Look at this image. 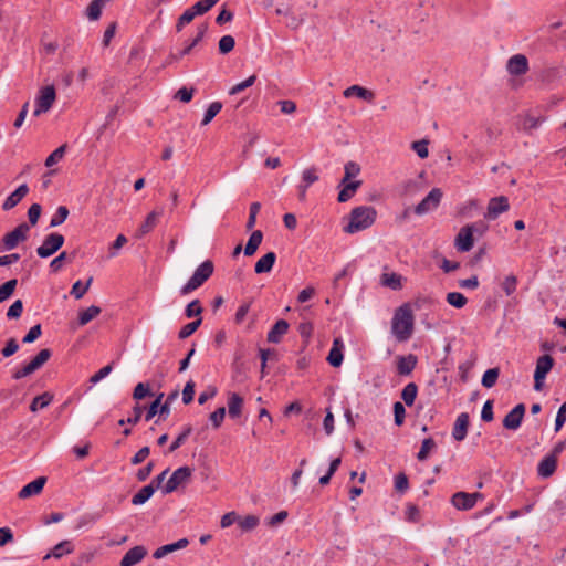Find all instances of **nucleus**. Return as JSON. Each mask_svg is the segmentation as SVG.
<instances>
[{
  "instance_id": "obj_1",
  "label": "nucleus",
  "mask_w": 566,
  "mask_h": 566,
  "mask_svg": "<svg viewBox=\"0 0 566 566\" xmlns=\"http://www.w3.org/2000/svg\"><path fill=\"white\" fill-rule=\"evenodd\" d=\"M415 317L409 304L398 307L391 321V332L398 342L408 340L413 332Z\"/></svg>"
},
{
  "instance_id": "obj_2",
  "label": "nucleus",
  "mask_w": 566,
  "mask_h": 566,
  "mask_svg": "<svg viewBox=\"0 0 566 566\" xmlns=\"http://www.w3.org/2000/svg\"><path fill=\"white\" fill-rule=\"evenodd\" d=\"M377 211L370 206L354 208L349 214V222L344 227L346 233L353 234L371 227L376 220Z\"/></svg>"
},
{
  "instance_id": "obj_3",
  "label": "nucleus",
  "mask_w": 566,
  "mask_h": 566,
  "mask_svg": "<svg viewBox=\"0 0 566 566\" xmlns=\"http://www.w3.org/2000/svg\"><path fill=\"white\" fill-rule=\"evenodd\" d=\"M214 266L212 261L206 260L193 272L188 282L180 289L181 295H187L199 289L213 273Z\"/></svg>"
},
{
  "instance_id": "obj_4",
  "label": "nucleus",
  "mask_w": 566,
  "mask_h": 566,
  "mask_svg": "<svg viewBox=\"0 0 566 566\" xmlns=\"http://www.w3.org/2000/svg\"><path fill=\"white\" fill-rule=\"evenodd\" d=\"M56 98L55 88L53 85H48L40 88L35 97V109L33 116L38 117L50 111Z\"/></svg>"
},
{
  "instance_id": "obj_5",
  "label": "nucleus",
  "mask_w": 566,
  "mask_h": 566,
  "mask_svg": "<svg viewBox=\"0 0 566 566\" xmlns=\"http://www.w3.org/2000/svg\"><path fill=\"white\" fill-rule=\"evenodd\" d=\"M192 474V469L185 465L180 467L172 472L166 484L163 486L161 492L169 494L176 491L179 486L189 482Z\"/></svg>"
},
{
  "instance_id": "obj_6",
  "label": "nucleus",
  "mask_w": 566,
  "mask_h": 566,
  "mask_svg": "<svg viewBox=\"0 0 566 566\" xmlns=\"http://www.w3.org/2000/svg\"><path fill=\"white\" fill-rule=\"evenodd\" d=\"M554 366V358L551 355L539 356L536 360V367L534 371V389L539 391L544 386L546 375L551 371Z\"/></svg>"
},
{
  "instance_id": "obj_7",
  "label": "nucleus",
  "mask_w": 566,
  "mask_h": 566,
  "mask_svg": "<svg viewBox=\"0 0 566 566\" xmlns=\"http://www.w3.org/2000/svg\"><path fill=\"white\" fill-rule=\"evenodd\" d=\"M64 237L57 232L50 233L45 237L43 243L36 249L40 258L46 259L53 255L64 244Z\"/></svg>"
},
{
  "instance_id": "obj_8",
  "label": "nucleus",
  "mask_w": 566,
  "mask_h": 566,
  "mask_svg": "<svg viewBox=\"0 0 566 566\" xmlns=\"http://www.w3.org/2000/svg\"><path fill=\"white\" fill-rule=\"evenodd\" d=\"M483 499V494L480 492L467 493L457 492L451 497L452 505L460 511H469L473 509L479 500Z\"/></svg>"
},
{
  "instance_id": "obj_9",
  "label": "nucleus",
  "mask_w": 566,
  "mask_h": 566,
  "mask_svg": "<svg viewBox=\"0 0 566 566\" xmlns=\"http://www.w3.org/2000/svg\"><path fill=\"white\" fill-rule=\"evenodd\" d=\"M442 199V191L433 188L430 192L415 207L413 211L418 216L426 214L438 208Z\"/></svg>"
},
{
  "instance_id": "obj_10",
  "label": "nucleus",
  "mask_w": 566,
  "mask_h": 566,
  "mask_svg": "<svg viewBox=\"0 0 566 566\" xmlns=\"http://www.w3.org/2000/svg\"><path fill=\"white\" fill-rule=\"evenodd\" d=\"M30 227L28 223H20L14 230L8 232L3 238L2 242L6 250L14 249L21 241L27 240Z\"/></svg>"
},
{
  "instance_id": "obj_11",
  "label": "nucleus",
  "mask_w": 566,
  "mask_h": 566,
  "mask_svg": "<svg viewBox=\"0 0 566 566\" xmlns=\"http://www.w3.org/2000/svg\"><path fill=\"white\" fill-rule=\"evenodd\" d=\"M510 209L509 199L505 196H499L490 199L484 214L486 219L495 220L501 213Z\"/></svg>"
},
{
  "instance_id": "obj_12",
  "label": "nucleus",
  "mask_w": 566,
  "mask_h": 566,
  "mask_svg": "<svg viewBox=\"0 0 566 566\" xmlns=\"http://www.w3.org/2000/svg\"><path fill=\"white\" fill-rule=\"evenodd\" d=\"M208 30V24L207 23H201L197 27V34L196 36L186 42L185 43V46L184 49L178 53V54H171L169 56L170 61H179L181 57H184L185 55H188L191 50L200 42L202 41L206 32Z\"/></svg>"
},
{
  "instance_id": "obj_13",
  "label": "nucleus",
  "mask_w": 566,
  "mask_h": 566,
  "mask_svg": "<svg viewBox=\"0 0 566 566\" xmlns=\"http://www.w3.org/2000/svg\"><path fill=\"white\" fill-rule=\"evenodd\" d=\"M525 415L524 403L516 405L503 419V427L509 430H516L520 428L523 417Z\"/></svg>"
},
{
  "instance_id": "obj_14",
  "label": "nucleus",
  "mask_w": 566,
  "mask_h": 566,
  "mask_svg": "<svg viewBox=\"0 0 566 566\" xmlns=\"http://www.w3.org/2000/svg\"><path fill=\"white\" fill-rule=\"evenodd\" d=\"M506 70L511 75L521 76L528 71V60L523 54H515L511 56L506 64Z\"/></svg>"
},
{
  "instance_id": "obj_15",
  "label": "nucleus",
  "mask_w": 566,
  "mask_h": 566,
  "mask_svg": "<svg viewBox=\"0 0 566 566\" xmlns=\"http://www.w3.org/2000/svg\"><path fill=\"white\" fill-rule=\"evenodd\" d=\"M474 235L465 226L462 227L454 239V247L460 252H468L473 248Z\"/></svg>"
},
{
  "instance_id": "obj_16",
  "label": "nucleus",
  "mask_w": 566,
  "mask_h": 566,
  "mask_svg": "<svg viewBox=\"0 0 566 566\" xmlns=\"http://www.w3.org/2000/svg\"><path fill=\"white\" fill-rule=\"evenodd\" d=\"M147 555V549L142 546L137 545L130 548L126 552V554L123 556L119 565L120 566H134L138 563H140L145 556Z\"/></svg>"
},
{
  "instance_id": "obj_17",
  "label": "nucleus",
  "mask_w": 566,
  "mask_h": 566,
  "mask_svg": "<svg viewBox=\"0 0 566 566\" xmlns=\"http://www.w3.org/2000/svg\"><path fill=\"white\" fill-rule=\"evenodd\" d=\"M46 483L45 476H39L32 482L24 485L18 493L19 499H28L34 495H38L42 492L44 485Z\"/></svg>"
},
{
  "instance_id": "obj_18",
  "label": "nucleus",
  "mask_w": 566,
  "mask_h": 566,
  "mask_svg": "<svg viewBox=\"0 0 566 566\" xmlns=\"http://www.w3.org/2000/svg\"><path fill=\"white\" fill-rule=\"evenodd\" d=\"M557 467V454L551 453L542 459L537 467V474L541 478H549L554 474Z\"/></svg>"
},
{
  "instance_id": "obj_19",
  "label": "nucleus",
  "mask_w": 566,
  "mask_h": 566,
  "mask_svg": "<svg viewBox=\"0 0 566 566\" xmlns=\"http://www.w3.org/2000/svg\"><path fill=\"white\" fill-rule=\"evenodd\" d=\"M29 192L27 184L20 185L11 195H9L3 205L2 209L9 211L13 209Z\"/></svg>"
},
{
  "instance_id": "obj_20",
  "label": "nucleus",
  "mask_w": 566,
  "mask_h": 566,
  "mask_svg": "<svg viewBox=\"0 0 566 566\" xmlns=\"http://www.w3.org/2000/svg\"><path fill=\"white\" fill-rule=\"evenodd\" d=\"M469 420L470 418L467 412H462L458 416L452 430V437L455 441H463L465 439Z\"/></svg>"
},
{
  "instance_id": "obj_21",
  "label": "nucleus",
  "mask_w": 566,
  "mask_h": 566,
  "mask_svg": "<svg viewBox=\"0 0 566 566\" xmlns=\"http://www.w3.org/2000/svg\"><path fill=\"white\" fill-rule=\"evenodd\" d=\"M344 347L345 346L340 337H337L333 340L332 348L327 356V361L329 363L331 366L339 367L342 365L344 359Z\"/></svg>"
},
{
  "instance_id": "obj_22",
  "label": "nucleus",
  "mask_w": 566,
  "mask_h": 566,
  "mask_svg": "<svg viewBox=\"0 0 566 566\" xmlns=\"http://www.w3.org/2000/svg\"><path fill=\"white\" fill-rule=\"evenodd\" d=\"M189 545V541L187 538H180L175 543L166 544L164 546L158 547L154 553L153 557L155 559H161L166 555L171 554L176 551L186 548Z\"/></svg>"
},
{
  "instance_id": "obj_23",
  "label": "nucleus",
  "mask_w": 566,
  "mask_h": 566,
  "mask_svg": "<svg viewBox=\"0 0 566 566\" xmlns=\"http://www.w3.org/2000/svg\"><path fill=\"white\" fill-rule=\"evenodd\" d=\"M343 95L346 97V98H349V97H353V96H357L358 98H361L364 101H367V102H373L374 98H375V94L373 91L370 90H367L363 86H359V85H352L349 87H347L344 92H343Z\"/></svg>"
},
{
  "instance_id": "obj_24",
  "label": "nucleus",
  "mask_w": 566,
  "mask_h": 566,
  "mask_svg": "<svg viewBox=\"0 0 566 566\" xmlns=\"http://www.w3.org/2000/svg\"><path fill=\"white\" fill-rule=\"evenodd\" d=\"M289 331V323L284 319H279L268 333V342L277 344L281 342L283 335Z\"/></svg>"
},
{
  "instance_id": "obj_25",
  "label": "nucleus",
  "mask_w": 566,
  "mask_h": 566,
  "mask_svg": "<svg viewBox=\"0 0 566 566\" xmlns=\"http://www.w3.org/2000/svg\"><path fill=\"white\" fill-rule=\"evenodd\" d=\"M243 407V398L237 394L231 392L228 397V412L230 418L235 419L241 416Z\"/></svg>"
},
{
  "instance_id": "obj_26",
  "label": "nucleus",
  "mask_w": 566,
  "mask_h": 566,
  "mask_svg": "<svg viewBox=\"0 0 566 566\" xmlns=\"http://www.w3.org/2000/svg\"><path fill=\"white\" fill-rule=\"evenodd\" d=\"M276 261V254L274 252H268L264 254L254 265L256 274L269 273Z\"/></svg>"
},
{
  "instance_id": "obj_27",
  "label": "nucleus",
  "mask_w": 566,
  "mask_h": 566,
  "mask_svg": "<svg viewBox=\"0 0 566 566\" xmlns=\"http://www.w3.org/2000/svg\"><path fill=\"white\" fill-rule=\"evenodd\" d=\"M360 185H361V181H359V180L347 181L345 184L340 182V186H343V188L340 189V191L338 193L337 200L339 202L348 201L355 195V192L360 187Z\"/></svg>"
},
{
  "instance_id": "obj_28",
  "label": "nucleus",
  "mask_w": 566,
  "mask_h": 566,
  "mask_svg": "<svg viewBox=\"0 0 566 566\" xmlns=\"http://www.w3.org/2000/svg\"><path fill=\"white\" fill-rule=\"evenodd\" d=\"M73 551L74 546L70 541H62L59 544H56L51 551V553L46 554L43 559L46 560L50 557L61 558L65 554H71Z\"/></svg>"
},
{
  "instance_id": "obj_29",
  "label": "nucleus",
  "mask_w": 566,
  "mask_h": 566,
  "mask_svg": "<svg viewBox=\"0 0 566 566\" xmlns=\"http://www.w3.org/2000/svg\"><path fill=\"white\" fill-rule=\"evenodd\" d=\"M417 358L413 355L400 356L397 363L399 375H409L416 367Z\"/></svg>"
},
{
  "instance_id": "obj_30",
  "label": "nucleus",
  "mask_w": 566,
  "mask_h": 566,
  "mask_svg": "<svg viewBox=\"0 0 566 566\" xmlns=\"http://www.w3.org/2000/svg\"><path fill=\"white\" fill-rule=\"evenodd\" d=\"M262 240H263L262 231H260V230L253 231L245 244L244 254L247 256L253 255L256 252L260 244L262 243Z\"/></svg>"
},
{
  "instance_id": "obj_31",
  "label": "nucleus",
  "mask_w": 566,
  "mask_h": 566,
  "mask_svg": "<svg viewBox=\"0 0 566 566\" xmlns=\"http://www.w3.org/2000/svg\"><path fill=\"white\" fill-rule=\"evenodd\" d=\"M155 493L154 483L145 485L142 488L132 499V503L134 505H142L146 503Z\"/></svg>"
},
{
  "instance_id": "obj_32",
  "label": "nucleus",
  "mask_w": 566,
  "mask_h": 566,
  "mask_svg": "<svg viewBox=\"0 0 566 566\" xmlns=\"http://www.w3.org/2000/svg\"><path fill=\"white\" fill-rule=\"evenodd\" d=\"M161 213H163L161 210L160 211H151L150 213H148V216L146 217V220L139 228V237L147 234L157 226L158 219L161 216Z\"/></svg>"
},
{
  "instance_id": "obj_33",
  "label": "nucleus",
  "mask_w": 566,
  "mask_h": 566,
  "mask_svg": "<svg viewBox=\"0 0 566 566\" xmlns=\"http://www.w3.org/2000/svg\"><path fill=\"white\" fill-rule=\"evenodd\" d=\"M102 310L99 306L91 305L86 310L78 313V325L84 326L88 324L92 319L97 317L101 314Z\"/></svg>"
},
{
  "instance_id": "obj_34",
  "label": "nucleus",
  "mask_w": 566,
  "mask_h": 566,
  "mask_svg": "<svg viewBox=\"0 0 566 566\" xmlns=\"http://www.w3.org/2000/svg\"><path fill=\"white\" fill-rule=\"evenodd\" d=\"M53 400V395L49 391H45L39 396H36L32 402L30 403V410L32 412H36L39 409H43L48 407Z\"/></svg>"
},
{
  "instance_id": "obj_35",
  "label": "nucleus",
  "mask_w": 566,
  "mask_h": 566,
  "mask_svg": "<svg viewBox=\"0 0 566 566\" xmlns=\"http://www.w3.org/2000/svg\"><path fill=\"white\" fill-rule=\"evenodd\" d=\"M418 394V386L415 382H409L401 391V398L407 406H412Z\"/></svg>"
},
{
  "instance_id": "obj_36",
  "label": "nucleus",
  "mask_w": 566,
  "mask_h": 566,
  "mask_svg": "<svg viewBox=\"0 0 566 566\" xmlns=\"http://www.w3.org/2000/svg\"><path fill=\"white\" fill-rule=\"evenodd\" d=\"M51 355L52 352L49 348L41 349L29 364L36 371L50 359Z\"/></svg>"
},
{
  "instance_id": "obj_37",
  "label": "nucleus",
  "mask_w": 566,
  "mask_h": 566,
  "mask_svg": "<svg viewBox=\"0 0 566 566\" xmlns=\"http://www.w3.org/2000/svg\"><path fill=\"white\" fill-rule=\"evenodd\" d=\"M18 285L17 279H11L0 285V303L7 301L11 297V295L14 293Z\"/></svg>"
},
{
  "instance_id": "obj_38",
  "label": "nucleus",
  "mask_w": 566,
  "mask_h": 566,
  "mask_svg": "<svg viewBox=\"0 0 566 566\" xmlns=\"http://www.w3.org/2000/svg\"><path fill=\"white\" fill-rule=\"evenodd\" d=\"M259 523H260V520L255 515H247L242 518L239 517V521H238V524L243 532H250V531L254 530L259 525Z\"/></svg>"
},
{
  "instance_id": "obj_39",
  "label": "nucleus",
  "mask_w": 566,
  "mask_h": 566,
  "mask_svg": "<svg viewBox=\"0 0 566 566\" xmlns=\"http://www.w3.org/2000/svg\"><path fill=\"white\" fill-rule=\"evenodd\" d=\"M221 108H222V104L220 102H212L208 106V108H207V111H206V113L203 115V119L201 122V125L202 126L208 125L219 114Z\"/></svg>"
},
{
  "instance_id": "obj_40",
  "label": "nucleus",
  "mask_w": 566,
  "mask_h": 566,
  "mask_svg": "<svg viewBox=\"0 0 566 566\" xmlns=\"http://www.w3.org/2000/svg\"><path fill=\"white\" fill-rule=\"evenodd\" d=\"M381 283L392 290L401 287V276L396 273H385L381 276Z\"/></svg>"
},
{
  "instance_id": "obj_41",
  "label": "nucleus",
  "mask_w": 566,
  "mask_h": 566,
  "mask_svg": "<svg viewBox=\"0 0 566 566\" xmlns=\"http://www.w3.org/2000/svg\"><path fill=\"white\" fill-rule=\"evenodd\" d=\"M446 300L451 306H453L455 308H462L468 303L467 297L462 293H459V292L448 293Z\"/></svg>"
},
{
  "instance_id": "obj_42",
  "label": "nucleus",
  "mask_w": 566,
  "mask_h": 566,
  "mask_svg": "<svg viewBox=\"0 0 566 566\" xmlns=\"http://www.w3.org/2000/svg\"><path fill=\"white\" fill-rule=\"evenodd\" d=\"M436 448V442L432 438H427L422 441L421 448L417 453V459L419 461H426L429 457V453L432 449Z\"/></svg>"
},
{
  "instance_id": "obj_43",
  "label": "nucleus",
  "mask_w": 566,
  "mask_h": 566,
  "mask_svg": "<svg viewBox=\"0 0 566 566\" xmlns=\"http://www.w3.org/2000/svg\"><path fill=\"white\" fill-rule=\"evenodd\" d=\"M202 323V318H198L191 323H188L186 324L185 326H182L178 333V337L180 339H186L188 338L189 336H191L197 329L198 327L201 325Z\"/></svg>"
},
{
  "instance_id": "obj_44",
  "label": "nucleus",
  "mask_w": 566,
  "mask_h": 566,
  "mask_svg": "<svg viewBox=\"0 0 566 566\" xmlns=\"http://www.w3.org/2000/svg\"><path fill=\"white\" fill-rule=\"evenodd\" d=\"M191 432H192V427L190 424H188L182 430V432L172 441V443L168 448V452L171 453V452L176 451L177 449H179L185 443V441L187 440V438L190 436Z\"/></svg>"
},
{
  "instance_id": "obj_45",
  "label": "nucleus",
  "mask_w": 566,
  "mask_h": 566,
  "mask_svg": "<svg viewBox=\"0 0 566 566\" xmlns=\"http://www.w3.org/2000/svg\"><path fill=\"white\" fill-rule=\"evenodd\" d=\"M92 282L93 277H90L85 285H83L81 281H76L72 286L71 295H73L76 300H81L90 289Z\"/></svg>"
},
{
  "instance_id": "obj_46",
  "label": "nucleus",
  "mask_w": 566,
  "mask_h": 566,
  "mask_svg": "<svg viewBox=\"0 0 566 566\" xmlns=\"http://www.w3.org/2000/svg\"><path fill=\"white\" fill-rule=\"evenodd\" d=\"M499 369L497 368H490L488 369L482 377V386L485 388H492L499 378Z\"/></svg>"
},
{
  "instance_id": "obj_47",
  "label": "nucleus",
  "mask_w": 566,
  "mask_h": 566,
  "mask_svg": "<svg viewBox=\"0 0 566 566\" xmlns=\"http://www.w3.org/2000/svg\"><path fill=\"white\" fill-rule=\"evenodd\" d=\"M69 213H70L69 209L65 206H60L56 209V212L54 213V216L51 218L50 227L54 228V227L62 224L69 217Z\"/></svg>"
},
{
  "instance_id": "obj_48",
  "label": "nucleus",
  "mask_w": 566,
  "mask_h": 566,
  "mask_svg": "<svg viewBox=\"0 0 566 566\" xmlns=\"http://www.w3.org/2000/svg\"><path fill=\"white\" fill-rule=\"evenodd\" d=\"M102 4L98 0H92L86 9V15L90 20L95 21L98 20L102 14Z\"/></svg>"
},
{
  "instance_id": "obj_49",
  "label": "nucleus",
  "mask_w": 566,
  "mask_h": 566,
  "mask_svg": "<svg viewBox=\"0 0 566 566\" xmlns=\"http://www.w3.org/2000/svg\"><path fill=\"white\" fill-rule=\"evenodd\" d=\"M196 15H198L197 13H195L193 9L190 7L188 8L179 18H178V21H177V24H176V29L178 32H180L182 30V28L190 23L195 18Z\"/></svg>"
},
{
  "instance_id": "obj_50",
  "label": "nucleus",
  "mask_w": 566,
  "mask_h": 566,
  "mask_svg": "<svg viewBox=\"0 0 566 566\" xmlns=\"http://www.w3.org/2000/svg\"><path fill=\"white\" fill-rule=\"evenodd\" d=\"M66 145H62L57 147L52 154H50L45 159V166L52 167L54 166L59 160H61L65 154Z\"/></svg>"
},
{
  "instance_id": "obj_51",
  "label": "nucleus",
  "mask_w": 566,
  "mask_h": 566,
  "mask_svg": "<svg viewBox=\"0 0 566 566\" xmlns=\"http://www.w3.org/2000/svg\"><path fill=\"white\" fill-rule=\"evenodd\" d=\"M143 411H144V407H142L140 405H136L133 408V418L120 419L118 421V424L119 426H125V424L135 426V424H137L139 422L140 418H142Z\"/></svg>"
},
{
  "instance_id": "obj_52",
  "label": "nucleus",
  "mask_w": 566,
  "mask_h": 566,
  "mask_svg": "<svg viewBox=\"0 0 566 566\" xmlns=\"http://www.w3.org/2000/svg\"><path fill=\"white\" fill-rule=\"evenodd\" d=\"M502 290L504 291V293L510 296L512 295L515 291H516V286H517V277L513 274L511 275H507L502 284Z\"/></svg>"
},
{
  "instance_id": "obj_53",
  "label": "nucleus",
  "mask_w": 566,
  "mask_h": 566,
  "mask_svg": "<svg viewBox=\"0 0 566 566\" xmlns=\"http://www.w3.org/2000/svg\"><path fill=\"white\" fill-rule=\"evenodd\" d=\"M235 45V40L232 35H223L219 40V52L221 54H228L233 50Z\"/></svg>"
},
{
  "instance_id": "obj_54",
  "label": "nucleus",
  "mask_w": 566,
  "mask_h": 566,
  "mask_svg": "<svg viewBox=\"0 0 566 566\" xmlns=\"http://www.w3.org/2000/svg\"><path fill=\"white\" fill-rule=\"evenodd\" d=\"M219 0H200L196 2L191 8L198 15L208 12Z\"/></svg>"
},
{
  "instance_id": "obj_55",
  "label": "nucleus",
  "mask_w": 566,
  "mask_h": 566,
  "mask_svg": "<svg viewBox=\"0 0 566 566\" xmlns=\"http://www.w3.org/2000/svg\"><path fill=\"white\" fill-rule=\"evenodd\" d=\"M255 81H256V75H251L247 80L232 86L231 90L229 91V94L230 95L239 94L242 91H244L245 88L252 86L255 83Z\"/></svg>"
},
{
  "instance_id": "obj_56",
  "label": "nucleus",
  "mask_w": 566,
  "mask_h": 566,
  "mask_svg": "<svg viewBox=\"0 0 566 566\" xmlns=\"http://www.w3.org/2000/svg\"><path fill=\"white\" fill-rule=\"evenodd\" d=\"M23 312V303L21 300H15L7 312L8 319H18Z\"/></svg>"
},
{
  "instance_id": "obj_57",
  "label": "nucleus",
  "mask_w": 566,
  "mask_h": 566,
  "mask_svg": "<svg viewBox=\"0 0 566 566\" xmlns=\"http://www.w3.org/2000/svg\"><path fill=\"white\" fill-rule=\"evenodd\" d=\"M394 409V417H395V424L400 427L405 422L406 417V409L400 401H396L392 406Z\"/></svg>"
},
{
  "instance_id": "obj_58",
  "label": "nucleus",
  "mask_w": 566,
  "mask_h": 566,
  "mask_svg": "<svg viewBox=\"0 0 566 566\" xmlns=\"http://www.w3.org/2000/svg\"><path fill=\"white\" fill-rule=\"evenodd\" d=\"M164 397V394H159L157 398L150 403V406L147 409V412L145 415V420L149 421L151 420L157 413H159V408L161 405V399Z\"/></svg>"
},
{
  "instance_id": "obj_59",
  "label": "nucleus",
  "mask_w": 566,
  "mask_h": 566,
  "mask_svg": "<svg viewBox=\"0 0 566 566\" xmlns=\"http://www.w3.org/2000/svg\"><path fill=\"white\" fill-rule=\"evenodd\" d=\"M202 313V307L199 300L191 301L185 310V315L188 318L199 316Z\"/></svg>"
},
{
  "instance_id": "obj_60",
  "label": "nucleus",
  "mask_w": 566,
  "mask_h": 566,
  "mask_svg": "<svg viewBox=\"0 0 566 566\" xmlns=\"http://www.w3.org/2000/svg\"><path fill=\"white\" fill-rule=\"evenodd\" d=\"M285 17L289 18L286 27L292 30L298 29L304 22V19L295 15L290 8L286 9Z\"/></svg>"
},
{
  "instance_id": "obj_61",
  "label": "nucleus",
  "mask_w": 566,
  "mask_h": 566,
  "mask_svg": "<svg viewBox=\"0 0 566 566\" xmlns=\"http://www.w3.org/2000/svg\"><path fill=\"white\" fill-rule=\"evenodd\" d=\"M150 395V388H149V385L148 384H145V382H138L135 388H134V391H133V398L135 400H142L144 399L146 396H149Z\"/></svg>"
},
{
  "instance_id": "obj_62",
  "label": "nucleus",
  "mask_w": 566,
  "mask_h": 566,
  "mask_svg": "<svg viewBox=\"0 0 566 566\" xmlns=\"http://www.w3.org/2000/svg\"><path fill=\"white\" fill-rule=\"evenodd\" d=\"M470 229V232L474 235L482 237L489 230L488 223L482 220L465 226Z\"/></svg>"
},
{
  "instance_id": "obj_63",
  "label": "nucleus",
  "mask_w": 566,
  "mask_h": 566,
  "mask_svg": "<svg viewBox=\"0 0 566 566\" xmlns=\"http://www.w3.org/2000/svg\"><path fill=\"white\" fill-rule=\"evenodd\" d=\"M195 382L193 380H189L186 382L184 390H182V402L185 405H189L193 400L195 396Z\"/></svg>"
},
{
  "instance_id": "obj_64",
  "label": "nucleus",
  "mask_w": 566,
  "mask_h": 566,
  "mask_svg": "<svg viewBox=\"0 0 566 566\" xmlns=\"http://www.w3.org/2000/svg\"><path fill=\"white\" fill-rule=\"evenodd\" d=\"M19 350V344L15 338H10L7 340L4 347L1 349V354L3 357H10L14 355Z\"/></svg>"
}]
</instances>
